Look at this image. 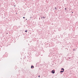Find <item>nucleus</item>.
I'll return each mask as SVG.
<instances>
[{"label":"nucleus","mask_w":78,"mask_h":78,"mask_svg":"<svg viewBox=\"0 0 78 78\" xmlns=\"http://www.w3.org/2000/svg\"><path fill=\"white\" fill-rule=\"evenodd\" d=\"M51 73H52L54 74L55 73V70H52L51 71Z\"/></svg>","instance_id":"f257e3e1"},{"label":"nucleus","mask_w":78,"mask_h":78,"mask_svg":"<svg viewBox=\"0 0 78 78\" xmlns=\"http://www.w3.org/2000/svg\"><path fill=\"white\" fill-rule=\"evenodd\" d=\"M61 69L62 70H63V71H64V68H62Z\"/></svg>","instance_id":"f03ea898"},{"label":"nucleus","mask_w":78,"mask_h":78,"mask_svg":"<svg viewBox=\"0 0 78 78\" xmlns=\"http://www.w3.org/2000/svg\"><path fill=\"white\" fill-rule=\"evenodd\" d=\"M34 66H31V69H32V68H34Z\"/></svg>","instance_id":"7ed1b4c3"},{"label":"nucleus","mask_w":78,"mask_h":78,"mask_svg":"<svg viewBox=\"0 0 78 78\" xmlns=\"http://www.w3.org/2000/svg\"><path fill=\"white\" fill-rule=\"evenodd\" d=\"M64 71L61 70V71H60V72H61V73H62V72H64Z\"/></svg>","instance_id":"20e7f679"},{"label":"nucleus","mask_w":78,"mask_h":78,"mask_svg":"<svg viewBox=\"0 0 78 78\" xmlns=\"http://www.w3.org/2000/svg\"><path fill=\"white\" fill-rule=\"evenodd\" d=\"M27 30H26V31H25V32L26 33H27Z\"/></svg>","instance_id":"39448f33"},{"label":"nucleus","mask_w":78,"mask_h":78,"mask_svg":"<svg viewBox=\"0 0 78 78\" xmlns=\"http://www.w3.org/2000/svg\"><path fill=\"white\" fill-rule=\"evenodd\" d=\"M43 19H45V17L43 16Z\"/></svg>","instance_id":"423d86ee"},{"label":"nucleus","mask_w":78,"mask_h":78,"mask_svg":"<svg viewBox=\"0 0 78 78\" xmlns=\"http://www.w3.org/2000/svg\"><path fill=\"white\" fill-rule=\"evenodd\" d=\"M37 54H38L37 56H39V54L38 53H37Z\"/></svg>","instance_id":"0eeeda50"},{"label":"nucleus","mask_w":78,"mask_h":78,"mask_svg":"<svg viewBox=\"0 0 78 78\" xmlns=\"http://www.w3.org/2000/svg\"><path fill=\"white\" fill-rule=\"evenodd\" d=\"M65 9V10H66V9H67V8H66Z\"/></svg>","instance_id":"6e6552de"},{"label":"nucleus","mask_w":78,"mask_h":78,"mask_svg":"<svg viewBox=\"0 0 78 78\" xmlns=\"http://www.w3.org/2000/svg\"><path fill=\"white\" fill-rule=\"evenodd\" d=\"M23 19H25V17H23Z\"/></svg>","instance_id":"1a4fd4ad"},{"label":"nucleus","mask_w":78,"mask_h":78,"mask_svg":"<svg viewBox=\"0 0 78 78\" xmlns=\"http://www.w3.org/2000/svg\"><path fill=\"white\" fill-rule=\"evenodd\" d=\"M55 9H56V7H55Z\"/></svg>","instance_id":"9d476101"},{"label":"nucleus","mask_w":78,"mask_h":78,"mask_svg":"<svg viewBox=\"0 0 78 78\" xmlns=\"http://www.w3.org/2000/svg\"><path fill=\"white\" fill-rule=\"evenodd\" d=\"M38 77H40V76H39Z\"/></svg>","instance_id":"9b49d317"},{"label":"nucleus","mask_w":78,"mask_h":78,"mask_svg":"<svg viewBox=\"0 0 78 78\" xmlns=\"http://www.w3.org/2000/svg\"><path fill=\"white\" fill-rule=\"evenodd\" d=\"M72 13H73V12H72Z\"/></svg>","instance_id":"f8f14e48"},{"label":"nucleus","mask_w":78,"mask_h":78,"mask_svg":"<svg viewBox=\"0 0 78 78\" xmlns=\"http://www.w3.org/2000/svg\"><path fill=\"white\" fill-rule=\"evenodd\" d=\"M41 19H42V17H41Z\"/></svg>","instance_id":"ddd939ff"},{"label":"nucleus","mask_w":78,"mask_h":78,"mask_svg":"<svg viewBox=\"0 0 78 78\" xmlns=\"http://www.w3.org/2000/svg\"><path fill=\"white\" fill-rule=\"evenodd\" d=\"M36 55H37V53H36Z\"/></svg>","instance_id":"4468645a"},{"label":"nucleus","mask_w":78,"mask_h":78,"mask_svg":"<svg viewBox=\"0 0 78 78\" xmlns=\"http://www.w3.org/2000/svg\"><path fill=\"white\" fill-rule=\"evenodd\" d=\"M30 18H31V17H30Z\"/></svg>","instance_id":"2eb2a0df"},{"label":"nucleus","mask_w":78,"mask_h":78,"mask_svg":"<svg viewBox=\"0 0 78 78\" xmlns=\"http://www.w3.org/2000/svg\"><path fill=\"white\" fill-rule=\"evenodd\" d=\"M26 20H27V19H26Z\"/></svg>","instance_id":"dca6fc26"}]
</instances>
